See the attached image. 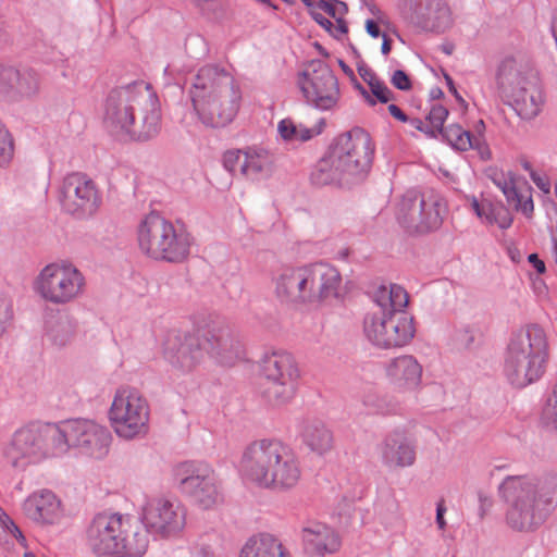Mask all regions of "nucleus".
<instances>
[{
  "label": "nucleus",
  "instance_id": "nucleus-1",
  "mask_svg": "<svg viewBox=\"0 0 557 557\" xmlns=\"http://www.w3.org/2000/svg\"><path fill=\"white\" fill-rule=\"evenodd\" d=\"M102 121L107 131L119 139L147 141L161 129L159 98L145 82L115 88L106 99Z\"/></svg>",
  "mask_w": 557,
  "mask_h": 557
},
{
  "label": "nucleus",
  "instance_id": "nucleus-2",
  "mask_svg": "<svg viewBox=\"0 0 557 557\" xmlns=\"http://www.w3.org/2000/svg\"><path fill=\"white\" fill-rule=\"evenodd\" d=\"M506 524L519 532L539 529L557 506V474L509 475L499 485Z\"/></svg>",
  "mask_w": 557,
  "mask_h": 557
},
{
  "label": "nucleus",
  "instance_id": "nucleus-3",
  "mask_svg": "<svg viewBox=\"0 0 557 557\" xmlns=\"http://www.w3.org/2000/svg\"><path fill=\"white\" fill-rule=\"evenodd\" d=\"M239 466L247 481L272 491H289L301 478L297 455L278 440L262 438L251 442L245 447Z\"/></svg>",
  "mask_w": 557,
  "mask_h": 557
},
{
  "label": "nucleus",
  "instance_id": "nucleus-4",
  "mask_svg": "<svg viewBox=\"0 0 557 557\" xmlns=\"http://www.w3.org/2000/svg\"><path fill=\"white\" fill-rule=\"evenodd\" d=\"M368 133L356 128L337 136L317 162L310 180L313 185H343L362 180L373 157Z\"/></svg>",
  "mask_w": 557,
  "mask_h": 557
},
{
  "label": "nucleus",
  "instance_id": "nucleus-5",
  "mask_svg": "<svg viewBox=\"0 0 557 557\" xmlns=\"http://www.w3.org/2000/svg\"><path fill=\"white\" fill-rule=\"evenodd\" d=\"M189 94L198 119L207 127H225L238 113L240 88L222 67L202 66L194 77Z\"/></svg>",
  "mask_w": 557,
  "mask_h": 557
},
{
  "label": "nucleus",
  "instance_id": "nucleus-6",
  "mask_svg": "<svg viewBox=\"0 0 557 557\" xmlns=\"http://www.w3.org/2000/svg\"><path fill=\"white\" fill-rule=\"evenodd\" d=\"M376 309L367 313L363 332L367 338L380 348L407 345L414 336L412 317L404 309L409 302L406 289L397 284L381 286L374 293Z\"/></svg>",
  "mask_w": 557,
  "mask_h": 557
},
{
  "label": "nucleus",
  "instance_id": "nucleus-7",
  "mask_svg": "<svg viewBox=\"0 0 557 557\" xmlns=\"http://www.w3.org/2000/svg\"><path fill=\"white\" fill-rule=\"evenodd\" d=\"M547 357L545 331L537 324H529L510 337L505 356V374L513 386L525 387L543 375Z\"/></svg>",
  "mask_w": 557,
  "mask_h": 557
},
{
  "label": "nucleus",
  "instance_id": "nucleus-8",
  "mask_svg": "<svg viewBox=\"0 0 557 557\" xmlns=\"http://www.w3.org/2000/svg\"><path fill=\"white\" fill-rule=\"evenodd\" d=\"M138 245L152 259L182 262L189 255L191 240L188 233L177 231L172 222L151 213L138 227Z\"/></svg>",
  "mask_w": 557,
  "mask_h": 557
},
{
  "label": "nucleus",
  "instance_id": "nucleus-9",
  "mask_svg": "<svg viewBox=\"0 0 557 557\" xmlns=\"http://www.w3.org/2000/svg\"><path fill=\"white\" fill-rule=\"evenodd\" d=\"M63 447L59 424L30 423L13 434L8 456L14 467H25L62 456Z\"/></svg>",
  "mask_w": 557,
  "mask_h": 557
},
{
  "label": "nucleus",
  "instance_id": "nucleus-10",
  "mask_svg": "<svg viewBox=\"0 0 557 557\" xmlns=\"http://www.w3.org/2000/svg\"><path fill=\"white\" fill-rule=\"evenodd\" d=\"M260 368L265 383L263 398L274 407L289 403L297 389L300 370L294 356L286 350H268L260 359Z\"/></svg>",
  "mask_w": 557,
  "mask_h": 557
},
{
  "label": "nucleus",
  "instance_id": "nucleus-11",
  "mask_svg": "<svg viewBox=\"0 0 557 557\" xmlns=\"http://www.w3.org/2000/svg\"><path fill=\"white\" fill-rule=\"evenodd\" d=\"M86 287L84 274L71 262L44 267L34 281V292L46 302L64 306L79 299Z\"/></svg>",
  "mask_w": 557,
  "mask_h": 557
},
{
  "label": "nucleus",
  "instance_id": "nucleus-12",
  "mask_svg": "<svg viewBox=\"0 0 557 557\" xmlns=\"http://www.w3.org/2000/svg\"><path fill=\"white\" fill-rule=\"evenodd\" d=\"M150 410L146 398L135 388L121 387L113 397L109 419L115 434L131 441L149 432Z\"/></svg>",
  "mask_w": 557,
  "mask_h": 557
},
{
  "label": "nucleus",
  "instance_id": "nucleus-13",
  "mask_svg": "<svg viewBox=\"0 0 557 557\" xmlns=\"http://www.w3.org/2000/svg\"><path fill=\"white\" fill-rule=\"evenodd\" d=\"M445 210V202L440 195L408 190L398 203L396 218L408 233L423 234L442 225Z\"/></svg>",
  "mask_w": 557,
  "mask_h": 557
},
{
  "label": "nucleus",
  "instance_id": "nucleus-14",
  "mask_svg": "<svg viewBox=\"0 0 557 557\" xmlns=\"http://www.w3.org/2000/svg\"><path fill=\"white\" fill-rule=\"evenodd\" d=\"M61 210L74 219L92 218L102 205V194L94 180L82 172L67 174L59 187Z\"/></svg>",
  "mask_w": 557,
  "mask_h": 557
},
{
  "label": "nucleus",
  "instance_id": "nucleus-15",
  "mask_svg": "<svg viewBox=\"0 0 557 557\" xmlns=\"http://www.w3.org/2000/svg\"><path fill=\"white\" fill-rule=\"evenodd\" d=\"M298 87L306 103L321 111L333 110L341 98L338 81L332 69L321 60H312L298 75Z\"/></svg>",
  "mask_w": 557,
  "mask_h": 557
},
{
  "label": "nucleus",
  "instance_id": "nucleus-16",
  "mask_svg": "<svg viewBox=\"0 0 557 557\" xmlns=\"http://www.w3.org/2000/svg\"><path fill=\"white\" fill-rule=\"evenodd\" d=\"M175 476L181 491L200 508L210 509L222 502L216 474L208 463L184 462L176 468Z\"/></svg>",
  "mask_w": 557,
  "mask_h": 557
},
{
  "label": "nucleus",
  "instance_id": "nucleus-17",
  "mask_svg": "<svg viewBox=\"0 0 557 557\" xmlns=\"http://www.w3.org/2000/svg\"><path fill=\"white\" fill-rule=\"evenodd\" d=\"M63 455L71 448H78L83 454L102 458L109 451L112 440L110 431L91 420L76 419L59 423Z\"/></svg>",
  "mask_w": 557,
  "mask_h": 557
},
{
  "label": "nucleus",
  "instance_id": "nucleus-18",
  "mask_svg": "<svg viewBox=\"0 0 557 557\" xmlns=\"http://www.w3.org/2000/svg\"><path fill=\"white\" fill-rule=\"evenodd\" d=\"M141 521L149 533L162 539L173 537L186 525V509L176 499L152 498L143 508Z\"/></svg>",
  "mask_w": 557,
  "mask_h": 557
},
{
  "label": "nucleus",
  "instance_id": "nucleus-19",
  "mask_svg": "<svg viewBox=\"0 0 557 557\" xmlns=\"http://www.w3.org/2000/svg\"><path fill=\"white\" fill-rule=\"evenodd\" d=\"M128 531V518L120 513L97 515L86 531V544L97 557H116L119 541Z\"/></svg>",
  "mask_w": 557,
  "mask_h": 557
},
{
  "label": "nucleus",
  "instance_id": "nucleus-20",
  "mask_svg": "<svg viewBox=\"0 0 557 557\" xmlns=\"http://www.w3.org/2000/svg\"><path fill=\"white\" fill-rule=\"evenodd\" d=\"M201 331L198 333L170 331L163 342L165 359L176 370L188 373L201 363L205 357Z\"/></svg>",
  "mask_w": 557,
  "mask_h": 557
},
{
  "label": "nucleus",
  "instance_id": "nucleus-21",
  "mask_svg": "<svg viewBox=\"0 0 557 557\" xmlns=\"http://www.w3.org/2000/svg\"><path fill=\"white\" fill-rule=\"evenodd\" d=\"M205 350L223 366H234L245 356L240 339L226 325H212L201 331Z\"/></svg>",
  "mask_w": 557,
  "mask_h": 557
},
{
  "label": "nucleus",
  "instance_id": "nucleus-22",
  "mask_svg": "<svg viewBox=\"0 0 557 557\" xmlns=\"http://www.w3.org/2000/svg\"><path fill=\"white\" fill-rule=\"evenodd\" d=\"M377 454L388 469L411 467L417 459L416 441L403 430H393L377 445Z\"/></svg>",
  "mask_w": 557,
  "mask_h": 557
},
{
  "label": "nucleus",
  "instance_id": "nucleus-23",
  "mask_svg": "<svg viewBox=\"0 0 557 557\" xmlns=\"http://www.w3.org/2000/svg\"><path fill=\"white\" fill-rule=\"evenodd\" d=\"M310 305L334 299L339 294L342 275L332 264L313 262L306 264Z\"/></svg>",
  "mask_w": 557,
  "mask_h": 557
},
{
  "label": "nucleus",
  "instance_id": "nucleus-24",
  "mask_svg": "<svg viewBox=\"0 0 557 557\" xmlns=\"http://www.w3.org/2000/svg\"><path fill=\"white\" fill-rule=\"evenodd\" d=\"M276 298L287 305H310L306 264L283 267L273 277Z\"/></svg>",
  "mask_w": 557,
  "mask_h": 557
},
{
  "label": "nucleus",
  "instance_id": "nucleus-25",
  "mask_svg": "<svg viewBox=\"0 0 557 557\" xmlns=\"http://www.w3.org/2000/svg\"><path fill=\"white\" fill-rule=\"evenodd\" d=\"M412 21L423 30L443 33L451 25V11L445 0H412Z\"/></svg>",
  "mask_w": 557,
  "mask_h": 557
},
{
  "label": "nucleus",
  "instance_id": "nucleus-26",
  "mask_svg": "<svg viewBox=\"0 0 557 557\" xmlns=\"http://www.w3.org/2000/svg\"><path fill=\"white\" fill-rule=\"evenodd\" d=\"M385 373L397 391L416 392L422 383L423 368L413 356L401 355L388 361Z\"/></svg>",
  "mask_w": 557,
  "mask_h": 557
},
{
  "label": "nucleus",
  "instance_id": "nucleus-27",
  "mask_svg": "<svg viewBox=\"0 0 557 557\" xmlns=\"http://www.w3.org/2000/svg\"><path fill=\"white\" fill-rule=\"evenodd\" d=\"M536 78L532 70L522 61L508 57L505 58L497 69L496 84L500 96L505 99L511 98L522 87Z\"/></svg>",
  "mask_w": 557,
  "mask_h": 557
},
{
  "label": "nucleus",
  "instance_id": "nucleus-28",
  "mask_svg": "<svg viewBox=\"0 0 557 557\" xmlns=\"http://www.w3.org/2000/svg\"><path fill=\"white\" fill-rule=\"evenodd\" d=\"M38 91V78L32 70L0 69V94L11 99L28 98Z\"/></svg>",
  "mask_w": 557,
  "mask_h": 557
},
{
  "label": "nucleus",
  "instance_id": "nucleus-29",
  "mask_svg": "<svg viewBox=\"0 0 557 557\" xmlns=\"http://www.w3.org/2000/svg\"><path fill=\"white\" fill-rule=\"evenodd\" d=\"M305 549L313 555L323 556L338 550L341 540L337 533L321 522H312L302 530Z\"/></svg>",
  "mask_w": 557,
  "mask_h": 557
},
{
  "label": "nucleus",
  "instance_id": "nucleus-30",
  "mask_svg": "<svg viewBox=\"0 0 557 557\" xmlns=\"http://www.w3.org/2000/svg\"><path fill=\"white\" fill-rule=\"evenodd\" d=\"M516 113L525 121L534 120L543 110L545 96L535 78L508 99Z\"/></svg>",
  "mask_w": 557,
  "mask_h": 557
},
{
  "label": "nucleus",
  "instance_id": "nucleus-31",
  "mask_svg": "<svg viewBox=\"0 0 557 557\" xmlns=\"http://www.w3.org/2000/svg\"><path fill=\"white\" fill-rule=\"evenodd\" d=\"M23 509L36 522L53 523L59 517L60 500L51 491L42 490L28 496Z\"/></svg>",
  "mask_w": 557,
  "mask_h": 557
},
{
  "label": "nucleus",
  "instance_id": "nucleus-32",
  "mask_svg": "<svg viewBox=\"0 0 557 557\" xmlns=\"http://www.w3.org/2000/svg\"><path fill=\"white\" fill-rule=\"evenodd\" d=\"M304 444L317 455H325L334 447L333 432L320 420H308L301 430Z\"/></svg>",
  "mask_w": 557,
  "mask_h": 557
},
{
  "label": "nucleus",
  "instance_id": "nucleus-33",
  "mask_svg": "<svg viewBox=\"0 0 557 557\" xmlns=\"http://www.w3.org/2000/svg\"><path fill=\"white\" fill-rule=\"evenodd\" d=\"M239 557H290L278 539L269 533L251 536L240 550Z\"/></svg>",
  "mask_w": 557,
  "mask_h": 557
},
{
  "label": "nucleus",
  "instance_id": "nucleus-34",
  "mask_svg": "<svg viewBox=\"0 0 557 557\" xmlns=\"http://www.w3.org/2000/svg\"><path fill=\"white\" fill-rule=\"evenodd\" d=\"M76 327L77 323L74 318L67 314H58L47 319L45 336L53 346L64 347L74 339Z\"/></svg>",
  "mask_w": 557,
  "mask_h": 557
},
{
  "label": "nucleus",
  "instance_id": "nucleus-35",
  "mask_svg": "<svg viewBox=\"0 0 557 557\" xmlns=\"http://www.w3.org/2000/svg\"><path fill=\"white\" fill-rule=\"evenodd\" d=\"M470 206L476 216L485 224L498 225L500 228H508L512 223L510 212L499 203H493L488 199H470Z\"/></svg>",
  "mask_w": 557,
  "mask_h": 557
},
{
  "label": "nucleus",
  "instance_id": "nucleus-36",
  "mask_svg": "<svg viewBox=\"0 0 557 557\" xmlns=\"http://www.w3.org/2000/svg\"><path fill=\"white\" fill-rule=\"evenodd\" d=\"M272 157L263 149L248 148L244 151L242 175L251 181L268 177L272 172Z\"/></svg>",
  "mask_w": 557,
  "mask_h": 557
},
{
  "label": "nucleus",
  "instance_id": "nucleus-37",
  "mask_svg": "<svg viewBox=\"0 0 557 557\" xmlns=\"http://www.w3.org/2000/svg\"><path fill=\"white\" fill-rule=\"evenodd\" d=\"M121 541H119V555L116 557H143L149 545L148 531L134 530L131 519L128 518V531L123 532Z\"/></svg>",
  "mask_w": 557,
  "mask_h": 557
},
{
  "label": "nucleus",
  "instance_id": "nucleus-38",
  "mask_svg": "<svg viewBox=\"0 0 557 557\" xmlns=\"http://www.w3.org/2000/svg\"><path fill=\"white\" fill-rule=\"evenodd\" d=\"M494 182L505 195L509 206H512L517 211L522 212L525 216H530L532 214L534 206L530 190H518L512 181L508 182L503 176L499 180L494 178Z\"/></svg>",
  "mask_w": 557,
  "mask_h": 557
},
{
  "label": "nucleus",
  "instance_id": "nucleus-39",
  "mask_svg": "<svg viewBox=\"0 0 557 557\" xmlns=\"http://www.w3.org/2000/svg\"><path fill=\"white\" fill-rule=\"evenodd\" d=\"M325 126V121L321 119L319 124L314 127H306L304 125H296L290 119L280 121L277 132L280 136L286 141H307L314 136L322 133Z\"/></svg>",
  "mask_w": 557,
  "mask_h": 557
},
{
  "label": "nucleus",
  "instance_id": "nucleus-40",
  "mask_svg": "<svg viewBox=\"0 0 557 557\" xmlns=\"http://www.w3.org/2000/svg\"><path fill=\"white\" fill-rule=\"evenodd\" d=\"M448 116V110L441 106L434 104L429 111L425 121L414 117L410 120V124L416 129L426 134L430 137H436L438 132L443 131V124Z\"/></svg>",
  "mask_w": 557,
  "mask_h": 557
},
{
  "label": "nucleus",
  "instance_id": "nucleus-41",
  "mask_svg": "<svg viewBox=\"0 0 557 557\" xmlns=\"http://www.w3.org/2000/svg\"><path fill=\"white\" fill-rule=\"evenodd\" d=\"M445 140L456 150L467 151L474 148L480 143V138L474 137L469 131L463 129L458 124L443 126V131L438 132Z\"/></svg>",
  "mask_w": 557,
  "mask_h": 557
},
{
  "label": "nucleus",
  "instance_id": "nucleus-42",
  "mask_svg": "<svg viewBox=\"0 0 557 557\" xmlns=\"http://www.w3.org/2000/svg\"><path fill=\"white\" fill-rule=\"evenodd\" d=\"M357 70L360 77L368 84L371 94L379 100V102L387 103L395 99L394 92L366 63H359Z\"/></svg>",
  "mask_w": 557,
  "mask_h": 557
},
{
  "label": "nucleus",
  "instance_id": "nucleus-43",
  "mask_svg": "<svg viewBox=\"0 0 557 557\" xmlns=\"http://www.w3.org/2000/svg\"><path fill=\"white\" fill-rule=\"evenodd\" d=\"M367 405L371 407L374 412L382 416L398 414L401 410L400 403L389 395H382L375 398L369 397Z\"/></svg>",
  "mask_w": 557,
  "mask_h": 557
},
{
  "label": "nucleus",
  "instance_id": "nucleus-44",
  "mask_svg": "<svg viewBox=\"0 0 557 557\" xmlns=\"http://www.w3.org/2000/svg\"><path fill=\"white\" fill-rule=\"evenodd\" d=\"M14 154V144L13 139L5 128V126L0 121V168L7 166Z\"/></svg>",
  "mask_w": 557,
  "mask_h": 557
},
{
  "label": "nucleus",
  "instance_id": "nucleus-45",
  "mask_svg": "<svg viewBox=\"0 0 557 557\" xmlns=\"http://www.w3.org/2000/svg\"><path fill=\"white\" fill-rule=\"evenodd\" d=\"M478 336V330H475L472 326L466 325L455 330L453 341L457 348L468 349L475 343Z\"/></svg>",
  "mask_w": 557,
  "mask_h": 557
},
{
  "label": "nucleus",
  "instance_id": "nucleus-46",
  "mask_svg": "<svg viewBox=\"0 0 557 557\" xmlns=\"http://www.w3.org/2000/svg\"><path fill=\"white\" fill-rule=\"evenodd\" d=\"M542 420L546 425L557 428V384L554 386L552 394L547 398L542 412Z\"/></svg>",
  "mask_w": 557,
  "mask_h": 557
},
{
  "label": "nucleus",
  "instance_id": "nucleus-47",
  "mask_svg": "<svg viewBox=\"0 0 557 557\" xmlns=\"http://www.w3.org/2000/svg\"><path fill=\"white\" fill-rule=\"evenodd\" d=\"M315 5L335 20L344 17L348 12L347 4L339 0H319Z\"/></svg>",
  "mask_w": 557,
  "mask_h": 557
},
{
  "label": "nucleus",
  "instance_id": "nucleus-48",
  "mask_svg": "<svg viewBox=\"0 0 557 557\" xmlns=\"http://www.w3.org/2000/svg\"><path fill=\"white\" fill-rule=\"evenodd\" d=\"M244 151L245 150H228L223 154V165L228 172L233 174L239 172L242 174Z\"/></svg>",
  "mask_w": 557,
  "mask_h": 557
},
{
  "label": "nucleus",
  "instance_id": "nucleus-49",
  "mask_svg": "<svg viewBox=\"0 0 557 557\" xmlns=\"http://www.w3.org/2000/svg\"><path fill=\"white\" fill-rule=\"evenodd\" d=\"M391 83L399 90H409L411 88V82L403 70H396L393 73Z\"/></svg>",
  "mask_w": 557,
  "mask_h": 557
},
{
  "label": "nucleus",
  "instance_id": "nucleus-50",
  "mask_svg": "<svg viewBox=\"0 0 557 557\" xmlns=\"http://www.w3.org/2000/svg\"><path fill=\"white\" fill-rule=\"evenodd\" d=\"M530 177L532 182L535 184V186L544 194L550 193V182L545 174H540L536 171H531Z\"/></svg>",
  "mask_w": 557,
  "mask_h": 557
},
{
  "label": "nucleus",
  "instance_id": "nucleus-51",
  "mask_svg": "<svg viewBox=\"0 0 557 557\" xmlns=\"http://www.w3.org/2000/svg\"><path fill=\"white\" fill-rule=\"evenodd\" d=\"M354 87L359 91L363 100L368 106L374 107L379 100L371 94L370 89L368 90L364 86H362L356 77L352 78Z\"/></svg>",
  "mask_w": 557,
  "mask_h": 557
},
{
  "label": "nucleus",
  "instance_id": "nucleus-52",
  "mask_svg": "<svg viewBox=\"0 0 557 557\" xmlns=\"http://www.w3.org/2000/svg\"><path fill=\"white\" fill-rule=\"evenodd\" d=\"M327 30L330 32L331 35L338 38L339 36L348 32V27L344 17H339L335 20V24L333 23V27H331V29Z\"/></svg>",
  "mask_w": 557,
  "mask_h": 557
},
{
  "label": "nucleus",
  "instance_id": "nucleus-53",
  "mask_svg": "<svg viewBox=\"0 0 557 557\" xmlns=\"http://www.w3.org/2000/svg\"><path fill=\"white\" fill-rule=\"evenodd\" d=\"M364 26H366L367 33L373 38L382 37V35L384 34L381 32L379 23L374 20H371V18L367 20Z\"/></svg>",
  "mask_w": 557,
  "mask_h": 557
},
{
  "label": "nucleus",
  "instance_id": "nucleus-54",
  "mask_svg": "<svg viewBox=\"0 0 557 557\" xmlns=\"http://www.w3.org/2000/svg\"><path fill=\"white\" fill-rule=\"evenodd\" d=\"M532 285L535 294L539 297L544 298L547 296V286L541 277L536 276L535 278H533Z\"/></svg>",
  "mask_w": 557,
  "mask_h": 557
},
{
  "label": "nucleus",
  "instance_id": "nucleus-55",
  "mask_svg": "<svg viewBox=\"0 0 557 557\" xmlns=\"http://www.w3.org/2000/svg\"><path fill=\"white\" fill-rule=\"evenodd\" d=\"M3 524L8 529V531L17 540L25 541L24 535L20 531V529L16 527V524L5 516V520H3Z\"/></svg>",
  "mask_w": 557,
  "mask_h": 557
},
{
  "label": "nucleus",
  "instance_id": "nucleus-56",
  "mask_svg": "<svg viewBox=\"0 0 557 557\" xmlns=\"http://www.w3.org/2000/svg\"><path fill=\"white\" fill-rule=\"evenodd\" d=\"M446 512V507L444 505V500L437 503L436 507V523L440 530H444L446 527V521L444 519V513Z\"/></svg>",
  "mask_w": 557,
  "mask_h": 557
},
{
  "label": "nucleus",
  "instance_id": "nucleus-57",
  "mask_svg": "<svg viewBox=\"0 0 557 557\" xmlns=\"http://www.w3.org/2000/svg\"><path fill=\"white\" fill-rule=\"evenodd\" d=\"M445 79H446V83H447L449 91L456 97L457 101L460 104H462L465 108H467V103L463 100V98L458 94V91H457V89L455 87L453 78L449 75L446 74L445 75Z\"/></svg>",
  "mask_w": 557,
  "mask_h": 557
},
{
  "label": "nucleus",
  "instance_id": "nucleus-58",
  "mask_svg": "<svg viewBox=\"0 0 557 557\" xmlns=\"http://www.w3.org/2000/svg\"><path fill=\"white\" fill-rule=\"evenodd\" d=\"M387 109L391 115L394 116L396 120L400 122L408 121V116L401 111V109L398 106L392 103L388 106Z\"/></svg>",
  "mask_w": 557,
  "mask_h": 557
},
{
  "label": "nucleus",
  "instance_id": "nucleus-59",
  "mask_svg": "<svg viewBox=\"0 0 557 557\" xmlns=\"http://www.w3.org/2000/svg\"><path fill=\"white\" fill-rule=\"evenodd\" d=\"M528 260L536 269L539 274L545 272V263L539 258L536 253H531L528 257Z\"/></svg>",
  "mask_w": 557,
  "mask_h": 557
},
{
  "label": "nucleus",
  "instance_id": "nucleus-60",
  "mask_svg": "<svg viewBox=\"0 0 557 557\" xmlns=\"http://www.w3.org/2000/svg\"><path fill=\"white\" fill-rule=\"evenodd\" d=\"M312 17L313 20L320 24L322 27H324L326 30L327 29H331V27H333V23L326 18L325 16H323L321 13H317V12H313L312 13Z\"/></svg>",
  "mask_w": 557,
  "mask_h": 557
},
{
  "label": "nucleus",
  "instance_id": "nucleus-61",
  "mask_svg": "<svg viewBox=\"0 0 557 557\" xmlns=\"http://www.w3.org/2000/svg\"><path fill=\"white\" fill-rule=\"evenodd\" d=\"M392 50V39L386 35H382V46H381V52L384 55H387Z\"/></svg>",
  "mask_w": 557,
  "mask_h": 557
},
{
  "label": "nucleus",
  "instance_id": "nucleus-62",
  "mask_svg": "<svg viewBox=\"0 0 557 557\" xmlns=\"http://www.w3.org/2000/svg\"><path fill=\"white\" fill-rule=\"evenodd\" d=\"M549 30L557 46V9L552 14Z\"/></svg>",
  "mask_w": 557,
  "mask_h": 557
},
{
  "label": "nucleus",
  "instance_id": "nucleus-63",
  "mask_svg": "<svg viewBox=\"0 0 557 557\" xmlns=\"http://www.w3.org/2000/svg\"><path fill=\"white\" fill-rule=\"evenodd\" d=\"M194 557H215V555L209 548L202 547L194 555Z\"/></svg>",
  "mask_w": 557,
  "mask_h": 557
},
{
  "label": "nucleus",
  "instance_id": "nucleus-64",
  "mask_svg": "<svg viewBox=\"0 0 557 557\" xmlns=\"http://www.w3.org/2000/svg\"><path fill=\"white\" fill-rule=\"evenodd\" d=\"M339 66L345 74L351 77V79L355 77L354 71L344 61H339Z\"/></svg>",
  "mask_w": 557,
  "mask_h": 557
}]
</instances>
